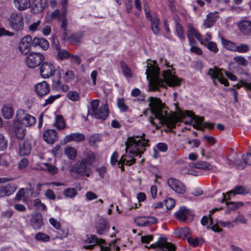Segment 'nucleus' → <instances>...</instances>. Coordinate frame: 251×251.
<instances>
[{"mask_svg": "<svg viewBox=\"0 0 251 251\" xmlns=\"http://www.w3.org/2000/svg\"><path fill=\"white\" fill-rule=\"evenodd\" d=\"M145 134L143 133L142 135L134 136L127 138L125 143L126 146L125 153L123 154L118 163V167L122 171H125L124 164L130 166L135 163V156L143 153L148 145V141L144 139Z\"/></svg>", "mask_w": 251, "mask_h": 251, "instance_id": "1", "label": "nucleus"}, {"mask_svg": "<svg viewBox=\"0 0 251 251\" xmlns=\"http://www.w3.org/2000/svg\"><path fill=\"white\" fill-rule=\"evenodd\" d=\"M145 74L149 80L150 89L153 91L156 90L159 87H163L165 83L173 87L180 84L179 79L173 75L170 70L163 71V79L159 77V69L155 65L154 61L147 67Z\"/></svg>", "mask_w": 251, "mask_h": 251, "instance_id": "2", "label": "nucleus"}, {"mask_svg": "<svg viewBox=\"0 0 251 251\" xmlns=\"http://www.w3.org/2000/svg\"><path fill=\"white\" fill-rule=\"evenodd\" d=\"M150 102L149 106L153 117L150 118V123L155 125L153 118L157 119L160 124H165L170 128L176 127V121L174 118L168 115L167 111L165 110V105L161 100L156 97H149L148 99Z\"/></svg>", "mask_w": 251, "mask_h": 251, "instance_id": "3", "label": "nucleus"}, {"mask_svg": "<svg viewBox=\"0 0 251 251\" xmlns=\"http://www.w3.org/2000/svg\"><path fill=\"white\" fill-rule=\"evenodd\" d=\"M144 9L146 18L151 23V27L152 33L155 35L160 34L159 25L161 24L159 17L155 13H151L150 8L147 4H144Z\"/></svg>", "mask_w": 251, "mask_h": 251, "instance_id": "4", "label": "nucleus"}, {"mask_svg": "<svg viewBox=\"0 0 251 251\" xmlns=\"http://www.w3.org/2000/svg\"><path fill=\"white\" fill-rule=\"evenodd\" d=\"M17 123L25 127H30L36 122V118L25 110L19 109L16 113Z\"/></svg>", "mask_w": 251, "mask_h": 251, "instance_id": "5", "label": "nucleus"}, {"mask_svg": "<svg viewBox=\"0 0 251 251\" xmlns=\"http://www.w3.org/2000/svg\"><path fill=\"white\" fill-rule=\"evenodd\" d=\"M84 160H80L75 163L70 168V173L83 176H89L92 172V168L85 163Z\"/></svg>", "mask_w": 251, "mask_h": 251, "instance_id": "6", "label": "nucleus"}, {"mask_svg": "<svg viewBox=\"0 0 251 251\" xmlns=\"http://www.w3.org/2000/svg\"><path fill=\"white\" fill-rule=\"evenodd\" d=\"M8 24L10 28L16 31L23 30L24 23L21 14L13 13L8 19Z\"/></svg>", "mask_w": 251, "mask_h": 251, "instance_id": "7", "label": "nucleus"}, {"mask_svg": "<svg viewBox=\"0 0 251 251\" xmlns=\"http://www.w3.org/2000/svg\"><path fill=\"white\" fill-rule=\"evenodd\" d=\"M189 116L194 121L193 127L198 130L203 131L206 127L210 129L214 128V124L208 122L203 123L204 118L203 117L196 116L192 112H190Z\"/></svg>", "mask_w": 251, "mask_h": 251, "instance_id": "8", "label": "nucleus"}, {"mask_svg": "<svg viewBox=\"0 0 251 251\" xmlns=\"http://www.w3.org/2000/svg\"><path fill=\"white\" fill-rule=\"evenodd\" d=\"M44 59L43 54L38 52H32L26 56L25 63L29 68H35L39 66Z\"/></svg>", "mask_w": 251, "mask_h": 251, "instance_id": "9", "label": "nucleus"}, {"mask_svg": "<svg viewBox=\"0 0 251 251\" xmlns=\"http://www.w3.org/2000/svg\"><path fill=\"white\" fill-rule=\"evenodd\" d=\"M150 248H157L155 251H176V247L174 244L168 242L166 237H160L155 244H152Z\"/></svg>", "mask_w": 251, "mask_h": 251, "instance_id": "10", "label": "nucleus"}, {"mask_svg": "<svg viewBox=\"0 0 251 251\" xmlns=\"http://www.w3.org/2000/svg\"><path fill=\"white\" fill-rule=\"evenodd\" d=\"M167 184L171 189L176 193L182 194L186 191V188L184 184L176 178H169L167 180Z\"/></svg>", "mask_w": 251, "mask_h": 251, "instance_id": "11", "label": "nucleus"}, {"mask_svg": "<svg viewBox=\"0 0 251 251\" xmlns=\"http://www.w3.org/2000/svg\"><path fill=\"white\" fill-rule=\"evenodd\" d=\"M55 71V67L50 62H45L40 67V74L44 78H49L53 75Z\"/></svg>", "mask_w": 251, "mask_h": 251, "instance_id": "12", "label": "nucleus"}, {"mask_svg": "<svg viewBox=\"0 0 251 251\" xmlns=\"http://www.w3.org/2000/svg\"><path fill=\"white\" fill-rule=\"evenodd\" d=\"M32 42V37L30 35L22 39L19 43V50L22 54L25 55L30 51Z\"/></svg>", "mask_w": 251, "mask_h": 251, "instance_id": "13", "label": "nucleus"}, {"mask_svg": "<svg viewBox=\"0 0 251 251\" xmlns=\"http://www.w3.org/2000/svg\"><path fill=\"white\" fill-rule=\"evenodd\" d=\"M207 74L212 79H218L221 84H223L225 86L228 85L227 79L223 77V74L217 67H215L213 69L210 68L208 70Z\"/></svg>", "mask_w": 251, "mask_h": 251, "instance_id": "14", "label": "nucleus"}, {"mask_svg": "<svg viewBox=\"0 0 251 251\" xmlns=\"http://www.w3.org/2000/svg\"><path fill=\"white\" fill-rule=\"evenodd\" d=\"M86 241L89 243L95 244V245H99L100 247V251H111V248L109 246H103L102 244L105 243L104 239H99L96 235H91L90 237L86 238Z\"/></svg>", "mask_w": 251, "mask_h": 251, "instance_id": "15", "label": "nucleus"}, {"mask_svg": "<svg viewBox=\"0 0 251 251\" xmlns=\"http://www.w3.org/2000/svg\"><path fill=\"white\" fill-rule=\"evenodd\" d=\"M137 225L140 226H147L157 223V219L154 217H138L134 219Z\"/></svg>", "mask_w": 251, "mask_h": 251, "instance_id": "16", "label": "nucleus"}, {"mask_svg": "<svg viewBox=\"0 0 251 251\" xmlns=\"http://www.w3.org/2000/svg\"><path fill=\"white\" fill-rule=\"evenodd\" d=\"M34 88L38 96L41 98L48 94L50 91V86L45 81L37 83Z\"/></svg>", "mask_w": 251, "mask_h": 251, "instance_id": "17", "label": "nucleus"}, {"mask_svg": "<svg viewBox=\"0 0 251 251\" xmlns=\"http://www.w3.org/2000/svg\"><path fill=\"white\" fill-rule=\"evenodd\" d=\"M30 225L35 230L40 229L43 226V218L42 214L37 212L32 213L30 220Z\"/></svg>", "mask_w": 251, "mask_h": 251, "instance_id": "18", "label": "nucleus"}, {"mask_svg": "<svg viewBox=\"0 0 251 251\" xmlns=\"http://www.w3.org/2000/svg\"><path fill=\"white\" fill-rule=\"evenodd\" d=\"M43 137L45 142L52 144L57 140V133L55 129H48L44 132Z\"/></svg>", "mask_w": 251, "mask_h": 251, "instance_id": "19", "label": "nucleus"}, {"mask_svg": "<svg viewBox=\"0 0 251 251\" xmlns=\"http://www.w3.org/2000/svg\"><path fill=\"white\" fill-rule=\"evenodd\" d=\"M109 114V110L107 104L101 105L99 109L96 112V114H93L92 116L96 119L104 121L107 117Z\"/></svg>", "mask_w": 251, "mask_h": 251, "instance_id": "20", "label": "nucleus"}, {"mask_svg": "<svg viewBox=\"0 0 251 251\" xmlns=\"http://www.w3.org/2000/svg\"><path fill=\"white\" fill-rule=\"evenodd\" d=\"M46 5V0H34L31 6V11L34 14L42 12Z\"/></svg>", "mask_w": 251, "mask_h": 251, "instance_id": "21", "label": "nucleus"}, {"mask_svg": "<svg viewBox=\"0 0 251 251\" xmlns=\"http://www.w3.org/2000/svg\"><path fill=\"white\" fill-rule=\"evenodd\" d=\"M240 31L244 35H251V22L248 20H242L238 24Z\"/></svg>", "mask_w": 251, "mask_h": 251, "instance_id": "22", "label": "nucleus"}, {"mask_svg": "<svg viewBox=\"0 0 251 251\" xmlns=\"http://www.w3.org/2000/svg\"><path fill=\"white\" fill-rule=\"evenodd\" d=\"M85 139V135L80 133H73L69 135H66L65 137V141L66 142H70L72 141L76 142H81Z\"/></svg>", "mask_w": 251, "mask_h": 251, "instance_id": "23", "label": "nucleus"}, {"mask_svg": "<svg viewBox=\"0 0 251 251\" xmlns=\"http://www.w3.org/2000/svg\"><path fill=\"white\" fill-rule=\"evenodd\" d=\"M31 149L28 141H21L19 143V153L20 155H26L30 153Z\"/></svg>", "mask_w": 251, "mask_h": 251, "instance_id": "24", "label": "nucleus"}, {"mask_svg": "<svg viewBox=\"0 0 251 251\" xmlns=\"http://www.w3.org/2000/svg\"><path fill=\"white\" fill-rule=\"evenodd\" d=\"M32 45L33 47L39 46L44 50H47L49 47V43L45 38L36 37L32 40Z\"/></svg>", "mask_w": 251, "mask_h": 251, "instance_id": "25", "label": "nucleus"}, {"mask_svg": "<svg viewBox=\"0 0 251 251\" xmlns=\"http://www.w3.org/2000/svg\"><path fill=\"white\" fill-rule=\"evenodd\" d=\"M96 228L98 234L100 235L105 234L109 229V223L105 220H100Z\"/></svg>", "mask_w": 251, "mask_h": 251, "instance_id": "26", "label": "nucleus"}, {"mask_svg": "<svg viewBox=\"0 0 251 251\" xmlns=\"http://www.w3.org/2000/svg\"><path fill=\"white\" fill-rule=\"evenodd\" d=\"M81 160H84L85 163L91 167L96 160V154L91 151H86L84 152V157Z\"/></svg>", "mask_w": 251, "mask_h": 251, "instance_id": "27", "label": "nucleus"}, {"mask_svg": "<svg viewBox=\"0 0 251 251\" xmlns=\"http://www.w3.org/2000/svg\"><path fill=\"white\" fill-rule=\"evenodd\" d=\"M190 215V211L185 207H180L179 209L175 213L176 218L182 221H185Z\"/></svg>", "mask_w": 251, "mask_h": 251, "instance_id": "28", "label": "nucleus"}, {"mask_svg": "<svg viewBox=\"0 0 251 251\" xmlns=\"http://www.w3.org/2000/svg\"><path fill=\"white\" fill-rule=\"evenodd\" d=\"M19 125L20 124L17 122L15 123L13 130L15 135L18 139H22L25 135V130Z\"/></svg>", "mask_w": 251, "mask_h": 251, "instance_id": "29", "label": "nucleus"}, {"mask_svg": "<svg viewBox=\"0 0 251 251\" xmlns=\"http://www.w3.org/2000/svg\"><path fill=\"white\" fill-rule=\"evenodd\" d=\"M15 7L20 11H23L30 5L29 0H14Z\"/></svg>", "mask_w": 251, "mask_h": 251, "instance_id": "30", "label": "nucleus"}, {"mask_svg": "<svg viewBox=\"0 0 251 251\" xmlns=\"http://www.w3.org/2000/svg\"><path fill=\"white\" fill-rule=\"evenodd\" d=\"M218 16L214 13H210L207 14V18L205 20L203 25L206 28H210L213 26L216 21Z\"/></svg>", "mask_w": 251, "mask_h": 251, "instance_id": "31", "label": "nucleus"}, {"mask_svg": "<svg viewBox=\"0 0 251 251\" xmlns=\"http://www.w3.org/2000/svg\"><path fill=\"white\" fill-rule=\"evenodd\" d=\"M190 230L188 227H182L175 231L174 234L179 238H184L190 235Z\"/></svg>", "mask_w": 251, "mask_h": 251, "instance_id": "32", "label": "nucleus"}, {"mask_svg": "<svg viewBox=\"0 0 251 251\" xmlns=\"http://www.w3.org/2000/svg\"><path fill=\"white\" fill-rule=\"evenodd\" d=\"M216 209H212L210 211L208 216H203L201 221V224L203 226H207V228H210V226L213 224V221L211 218V214L216 211Z\"/></svg>", "mask_w": 251, "mask_h": 251, "instance_id": "33", "label": "nucleus"}, {"mask_svg": "<svg viewBox=\"0 0 251 251\" xmlns=\"http://www.w3.org/2000/svg\"><path fill=\"white\" fill-rule=\"evenodd\" d=\"M64 153L71 160L75 159L77 156L76 150L72 147H67L64 150Z\"/></svg>", "mask_w": 251, "mask_h": 251, "instance_id": "34", "label": "nucleus"}, {"mask_svg": "<svg viewBox=\"0 0 251 251\" xmlns=\"http://www.w3.org/2000/svg\"><path fill=\"white\" fill-rule=\"evenodd\" d=\"M64 40H67L72 44H79L82 39V35L80 34H74L67 38H63Z\"/></svg>", "mask_w": 251, "mask_h": 251, "instance_id": "35", "label": "nucleus"}, {"mask_svg": "<svg viewBox=\"0 0 251 251\" xmlns=\"http://www.w3.org/2000/svg\"><path fill=\"white\" fill-rule=\"evenodd\" d=\"M222 44L224 48L227 50L236 51V45L232 42L226 40L224 38H221Z\"/></svg>", "mask_w": 251, "mask_h": 251, "instance_id": "36", "label": "nucleus"}, {"mask_svg": "<svg viewBox=\"0 0 251 251\" xmlns=\"http://www.w3.org/2000/svg\"><path fill=\"white\" fill-rule=\"evenodd\" d=\"M6 196H9L13 194L17 190L18 187L14 183H8L3 186Z\"/></svg>", "mask_w": 251, "mask_h": 251, "instance_id": "37", "label": "nucleus"}, {"mask_svg": "<svg viewBox=\"0 0 251 251\" xmlns=\"http://www.w3.org/2000/svg\"><path fill=\"white\" fill-rule=\"evenodd\" d=\"M247 193H248V190L246 189L244 186H238L235 187L233 190L229 192L227 194L228 196H229L230 194H233L234 196L235 195H242Z\"/></svg>", "mask_w": 251, "mask_h": 251, "instance_id": "38", "label": "nucleus"}, {"mask_svg": "<svg viewBox=\"0 0 251 251\" xmlns=\"http://www.w3.org/2000/svg\"><path fill=\"white\" fill-rule=\"evenodd\" d=\"M195 167L197 169H203L205 170H211L213 167L207 162L200 161L197 162L195 165Z\"/></svg>", "mask_w": 251, "mask_h": 251, "instance_id": "39", "label": "nucleus"}, {"mask_svg": "<svg viewBox=\"0 0 251 251\" xmlns=\"http://www.w3.org/2000/svg\"><path fill=\"white\" fill-rule=\"evenodd\" d=\"M66 15L64 16H63L62 13H61V20H59V21H61V27L63 29V38H67V32H68V29H67V25H68V21L67 18H66Z\"/></svg>", "mask_w": 251, "mask_h": 251, "instance_id": "40", "label": "nucleus"}, {"mask_svg": "<svg viewBox=\"0 0 251 251\" xmlns=\"http://www.w3.org/2000/svg\"><path fill=\"white\" fill-rule=\"evenodd\" d=\"M2 114L4 118L9 119L13 116V109L10 106H4L2 109Z\"/></svg>", "mask_w": 251, "mask_h": 251, "instance_id": "41", "label": "nucleus"}, {"mask_svg": "<svg viewBox=\"0 0 251 251\" xmlns=\"http://www.w3.org/2000/svg\"><path fill=\"white\" fill-rule=\"evenodd\" d=\"M54 126L58 130L62 129L65 127V123L62 116L57 115L56 116Z\"/></svg>", "mask_w": 251, "mask_h": 251, "instance_id": "42", "label": "nucleus"}, {"mask_svg": "<svg viewBox=\"0 0 251 251\" xmlns=\"http://www.w3.org/2000/svg\"><path fill=\"white\" fill-rule=\"evenodd\" d=\"M63 194L66 197L73 198L77 195V192L74 188H67L64 189Z\"/></svg>", "mask_w": 251, "mask_h": 251, "instance_id": "43", "label": "nucleus"}, {"mask_svg": "<svg viewBox=\"0 0 251 251\" xmlns=\"http://www.w3.org/2000/svg\"><path fill=\"white\" fill-rule=\"evenodd\" d=\"M36 240L38 241H42L44 242H49L50 240V237L47 234L42 233L38 232L34 236Z\"/></svg>", "mask_w": 251, "mask_h": 251, "instance_id": "44", "label": "nucleus"}, {"mask_svg": "<svg viewBox=\"0 0 251 251\" xmlns=\"http://www.w3.org/2000/svg\"><path fill=\"white\" fill-rule=\"evenodd\" d=\"M117 105L121 112H126L128 109V106L125 103V100L123 98L117 100Z\"/></svg>", "mask_w": 251, "mask_h": 251, "instance_id": "45", "label": "nucleus"}, {"mask_svg": "<svg viewBox=\"0 0 251 251\" xmlns=\"http://www.w3.org/2000/svg\"><path fill=\"white\" fill-rule=\"evenodd\" d=\"M99 105V100H93L90 103L91 108L89 110V114L92 116L96 114Z\"/></svg>", "mask_w": 251, "mask_h": 251, "instance_id": "46", "label": "nucleus"}, {"mask_svg": "<svg viewBox=\"0 0 251 251\" xmlns=\"http://www.w3.org/2000/svg\"><path fill=\"white\" fill-rule=\"evenodd\" d=\"M121 67L124 75L126 77H132V73L128 66L124 62H121Z\"/></svg>", "mask_w": 251, "mask_h": 251, "instance_id": "47", "label": "nucleus"}, {"mask_svg": "<svg viewBox=\"0 0 251 251\" xmlns=\"http://www.w3.org/2000/svg\"><path fill=\"white\" fill-rule=\"evenodd\" d=\"M67 97L69 99L73 101H78L80 99L79 94L75 91H70L68 92L67 93Z\"/></svg>", "mask_w": 251, "mask_h": 251, "instance_id": "48", "label": "nucleus"}, {"mask_svg": "<svg viewBox=\"0 0 251 251\" xmlns=\"http://www.w3.org/2000/svg\"><path fill=\"white\" fill-rule=\"evenodd\" d=\"M101 140V137L100 134H94L90 137L89 143L91 145L94 146L97 143L100 142Z\"/></svg>", "mask_w": 251, "mask_h": 251, "instance_id": "49", "label": "nucleus"}, {"mask_svg": "<svg viewBox=\"0 0 251 251\" xmlns=\"http://www.w3.org/2000/svg\"><path fill=\"white\" fill-rule=\"evenodd\" d=\"M234 61L239 65L246 66L248 65V60L244 57L241 56H237L234 57Z\"/></svg>", "mask_w": 251, "mask_h": 251, "instance_id": "50", "label": "nucleus"}, {"mask_svg": "<svg viewBox=\"0 0 251 251\" xmlns=\"http://www.w3.org/2000/svg\"><path fill=\"white\" fill-rule=\"evenodd\" d=\"M70 54L65 50H59L57 53V57L60 60H64L68 58Z\"/></svg>", "mask_w": 251, "mask_h": 251, "instance_id": "51", "label": "nucleus"}, {"mask_svg": "<svg viewBox=\"0 0 251 251\" xmlns=\"http://www.w3.org/2000/svg\"><path fill=\"white\" fill-rule=\"evenodd\" d=\"M249 50V47L247 44H241L239 46L236 45V51L239 53H245Z\"/></svg>", "mask_w": 251, "mask_h": 251, "instance_id": "52", "label": "nucleus"}, {"mask_svg": "<svg viewBox=\"0 0 251 251\" xmlns=\"http://www.w3.org/2000/svg\"><path fill=\"white\" fill-rule=\"evenodd\" d=\"M226 204L230 209L234 210L243 205L242 202H226Z\"/></svg>", "mask_w": 251, "mask_h": 251, "instance_id": "53", "label": "nucleus"}, {"mask_svg": "<svg viewBox=\"0 0 251 251\" xmlns=\"http://www.w3.org/2000/svg\"><path fill=\"white\" fill-rule=\"evenodd\" d=\"M75 75L74 72L71 70L66 71L64 74L63 78L65 82H70L74 78Z\"/></svg>", "mask_w": 251, "mask_h": 251, "instance_id": "54", "label": "nucleus"}, {"mask_svg": "<svg viewBox=\"0 0 251 251\" xmlns=\"http://www.w3.org/2000/svg\"><path fill=\"white\" fill-rule=\"evenodd\" d=\"M7 141L2 134H0V151H3L7 148Z\"/></svg>", "mask_w": 251, "mask_h": 251, "instance_id": "55", "label": "nucleus"}, {"mask_svg": "<svg viewBox=\"0 0 251 251\" xmlns=\"http://www.w3.org/2000/svg\"><path fill=\"white\" fill-rule=\"evenodd\" d=\"M60 95H56L50 96L48 99L45 100V102L44 104H43V106H46L47 105L53 103V102L57 99L60 98Z\"/></svg>", "mask_w": 251, "mask_h": 251, "instance_id": "56", "label": "nucleus"}, {"mask_svg": "<svg viewBox=\"0 0 251 251\" xmlns=\"http://www.w3.org/2000/svg\"><path fill=\"white\" fill-rule=\"evenodd\" d=\"M45 166L48 171L52 175H54L57 172V168L52 164L50 163H45Z\"/></svg>", "mask_w": 251, "mask_h": 251, "instance_id": "57", "label": "nucleus"}, {"mask_svg": "<svg viewBox=\"0 0 251 251\" xmlns=\"http://www.w3.org/2000/svg\"><path fill=\"white\" fill-rule=\"evenodd\" d=\"M233 223L235 224L238 223L246 224L247 223V220L243 215L239 214V215L233 221Z\"/></svg>", "mask_w": 251, "mask_h": 251, "instance_id": "58", "label": "nucleus"}, {"mask_svg": "<svg viewBox=\"0 0 251 251\" xmlns=\"http://www.w3.org/2000/svg\"><path fill=\"white\" fill-rule=\"evenodd\" d=\"M188 242L193 245L194 247H196L199 245V242L201 241L202 243L203 242V240L202 239H193L191 237H189L187 239Z\"/></svg>", "mask_w": 251, "mask_h": 251, "instance_id": "59", "label": "nucleus"}, {"mask_svg": "<svg viewBox=\"0 0 251 251\" xmlns=\"http://www.w3.org/2000/svg\"><path fill=\"white\" fill-rule=\"evenodd\" d=\"M28 161L25 158H23L18 163V169L20 170L25 169L27 166Z\"/></svg>", "mask_w": 251, "mask_h": 251, "instance_id": "60", "label": "nucleus"}, {"mask_svg": "<svg viewBox=\"0 0 251 251\" xmlns=\"http://www.w3.org/2000/svg\"><path fill=\"white\" fill-rule=\"evenodd\" d=\"M207 49L215 53H217L218 51L217 45L213 42H209L207 44Z\"/></svg>", "mask_w": 251, "mask_h": 251, "instance_id": "61", "label": "nucleus"}, {"mask_svg": "<svg viewBox=\"0 0 251 251\" xmlns=\"http://www.w3.org/2000/svg\"><path fill=\"white\" fill-rule=\"evenodd\" d=\"M118 152L116 151H115L112 153L111 159H110V163L112 166L115 165L117 163L118 164L119 162V161L118 160Z\"/></svg>", "mask_w": 251, "mask_h": 251, "instance_id": "62", "label": "nucleus"}, {"mask_svg": "<svg viewBox=\"0 0 251 251\" xmlns=\"http://www.w3.org/2000/svg\"><path fill=\"white\" fill-rule=\"evenodd\" d=\"M176 28L178 37L180 39H183L184 38V30L182 27L180 25L177 24L176 25Z\"/></svg>", "mask_w": 251, "mask_h": 251, "instance_id": "63", "label": "nucleus"}, {"mask_svg": "<svg viewBox=\"0 0 251 251\" xmlns=\"http://www.w3.org/2000/svg\"><path fill=\"white\" fill-rule=\"evenodd\" d=\"M165 205L168 209H172L175 205V201L172 198H169L166 200Z\"/></svg>", "mask_w": 251, "mask_h": 251, "instance_id": "64", "label": "nucleus"}]
</instances>
